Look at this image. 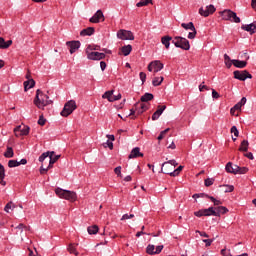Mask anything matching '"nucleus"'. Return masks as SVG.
<instances>
[{
	"label": "nucleus",
	"mask_w": 256,
	"mask_h": 256,
	"mask_svg": "<svg viewBox=\"0 0 256 256\" xmlns=\"http://www.w3.org/2000/svg\"><path fill=\"white\" fill-rule=\"evenodd\" d=\"M173 169H175V167H173L172 165H170L169 162H164V163L162 164L161 171H162V173H164L165 175H171V173H173Z\"/></svg>",
	"instance_id": "17"
},
{
	"label": "nucleus",
	"mask_w": 256,
	"mask_h": 256,
	"mask_svg": "<svg viewBox=\"0 0 256 256\" xmlns=\"http://www.w3.org/2000/svg\"><path fill=\"white\" fill-rule=\"evenodd\" d=\"M147 109H149V106H147V104H143L141 102H137L134 105V108H132L130 111V117H133V115H135V112H137V115H141L144 111H147Z\"/></svg>",
	"instance_id": "6"
},
{
	"label": "nucleus",
	"mask_w": 256,
	"mask_h": 256,
	"mask_svg": "<svg viewBox=\"0 0 256 256\" xmlns=\"http://www.w3.org/2000/svg\"><path fill=\"white\" fill-rule=\"evenodd\" d=\"M214 211H215V217H221V215H225V213L229 212V209H227V207L225 206H217L214 207Z\"/></svg>",
	"instance_id": "19"
},
{
	"label": "nucleus",
	"mask_w": 256,
	"mask_h": 256,
	"mask_svg": "<svg viewBox=\"0 0 256 256\" xmlns=\"http://www.w3.org/2000/svg\"><path fill=\"white\" fill-rule=\"evenodd\" d=\"M55 193L58 195V197H60V199H66V201H71V203L77 201V193L74 191L56 188Z\"/></svg>",
	"instance_id": "1"
},
{
	"label": "nucleus",
	"mask_w": 256,
	"mask_h": 256,
	"mask_svg": "<svg viewBox=\"0 0 256 256\" xmlns=\"http://www.w3.org/2000/svg\"><path fill=\"white\" fill-rule=\"evenodd\" d=\"M209 199H210V201H212V203H214V205L216 207L223 204V202H221L220 200L215 199V197H213V196H210Z\"/></svg>",
	"instance_id": "46"
},
{
	"label": "nucleus",
	"mask_w": 256,
	"mask_h": 256,
	"mask_svg": "<svg viewBox=\"0 0 256 256\" xmlns=\"http://www.w3.org/2000/svg\"><path fill=\"white\" fill-rule=\"evenodd\" d=\"M215 11H216V9L213 4L206 6L205 9H203V7L199 9V13L202 17H209L210 15H213V13H215Z\"/></svg>",
	"instance_id": "12"
},
{
	"label": "nucleus",
	"mask_w": 256,
	"mask_h": 256,
	"mask_svg": "<svg viewBox=\"0 0 256 256\" xmlns=\"http://www.w3.org/2000/svg\"><path fill=\"white\" fill-rule=\"evenodd\" d=\"M105 21V16L103 15V11L97 10V12L90 18V23H99V21Z\"/></svg>",
	"instance_id": "14"
},
{
	"label": "nucleus",
	"mask_w": 256,
	"mask_h": 256,
	"mask_svg": "<svg viewBox=\"0 0 256 256\" xmlns=\"http://www.w3.org/2000/svg\"><path fill=\"white\" fill-rule=\"evenodd\" d=\"M141 103H148V101H153V94L151 93H145L141 98H140Z\"/></svg>",
	"instance_id": "31"
},
{
	"label": "nucleus",
	"mask_w": 256,
	"mask_h": 256,
	"mask_svg": "<svg viewBox=\"0 0 256 256\" xmlns=\"http://www.w3.org/2000/svg\"><path fill=\"white\" fill-rule=\"evenodd\" d=\"M203 83H205V82H203ZM203 83L199 85V91H201V92L209 91L208 86L207 85H203Z\"/></svg>",
	"instance_id": "54"
},
{
	"label": "nucleus",
	"mask_w": 256,
	"mask_h": 256,
	"mask_svg": "<svg viewBox=\"0 0 256 256\" xmlns=\"http://www.w3.org/2000/svg\"><path fill=\"white\" fill-rule=\"evenodd\" d=\"M239 169L238 165H233V163L228 162L226 164L227 173H232L233 175H237V170Z\"/></svg>",
	"instance_id": "20"
},
{
	"label": "nucleus",
	"mask_w": 256,
	"mask_h": 256,
	"mask_svg": "<svg viewBox=\"0 0 256 256\" xmlns=\"http://www.w3.org/2000/svg\"><path fill=\"white\" fill-rule=\"evenodd\" d=\"M146 253H148V255H156L155 253V245L153 244H149L146 248Z\"/></svg>",
	"instance_id": "39"
},
{
	"label": "nucleus",
	"mask_w": 256,
	"mask_h": 256,
	"mask_svg": "<svg viewBox=\"0 0 256 256\" xmlns=\"http://www.w3.org/2000/svg\"><path fill=\"white\" fill-rule=\"evenodd\" d=\"M118 39H121L122 41H133L135 39V36L133 35V32L129 30H119L117 32Z\"/></svg>",
	"instance_id": "5"
},
{
	"label": "nucleus",
	"mask_w": 256,
	"mask_h": 256,
	"mask_svg": "<svg viewBox=\"0 0 256 256\" xmlns=\"http://www.w3.org/2000/svg\"><path fill=\"white\" fill-rule=\"evenodd\" d=\"M102 99H107L110 103H113V90L110 91H106L103 95H102Z\"/></svg>",
	"instance_id": "32"
},
{
	"label": "nucleus",
	"mask_w": 256,
	"mask_h": 256,
	"mask_svg": "<svg viewBox=\"0 0 256 256\" xmlns=\"http://www.w3.org/2000/svg\"><path fill=\"white\" fill-rule=\"evenodd\" d=\"M212 97H213V99H219L220 95L218 94L217 91L212 90Z\"/></svg>",
	"instance_id": "62"
},
{
	"label": "nucleus",
	"mask_w": 256,
	"mask_h": 256,
	"mask_svg": "<svg viewBox=\"0 0 256 256\" xmlns=\"http://www.w3.org/2000/svg\"><path fill=\"white\" fill-rule=\"evenodd\" d=\"M214 239H204L203 243L206 244V247H211V243H213Z\"/></svg>",
	"instance_id": "57"
},
{
	"label": "nucleus",
	"mask_w": 256,
	"mask_h": 256,
	"mask_svg": "<svg viewBox=\"0 0 256 256\" xmlns=\"http://www.w3.org/2000/svg\"><path fill=\"white\" fill-rule=\"evenodd\" d=\"M67 47H69V51L71 53V55H73V53H75V51H77L79 49V47H81V42L79 41H68L66 42Z\"/></svg>",
	"instance_id": "13"
},
{
	"label": "nucleus",
	"mask_w": 256,
	"mask_h": 256,
	"mask_svg": "<svg viewBox=\"0 0 256 256\" xmlns=\"http://www.w3.org/2000/svg\"><path fill=\"white\" fill-rule=\"evenodd\" d=\"M50 162L51 163H57V161H59V159H61V155H55L54 151H51L48 155Z\"/></svg>",
	"instance_id": "30"
},
{
	"label": "nucleus",
	"mask_w": 256,
	"mask_h": 256,
	"mask_svg": "<svg viewBox=\"0 0 256 256\" xmlns=\"http://www.w3.org/2000/svg\"><path fill=\"white\" fill-rule=\"evenodd\" d=\"M194 215L196 217H205V210L202 209V210L196 211V212H194Z\"/></svg>",
	"instance_id": "49"
},
{
	"label": "nucleus",
	"mask_w": 256,
	"mask_h": 256,
	"mask_svg": "<svg viewBox=\"0 0 256 256\" xmlns=\"http://www.w3.org/2000/svg\"><path fill=\"white\" fill-rule=\"evenodd\" d=\"M86 51H90V52H93V51H101V46H98V45H89L86 49Z\"/></svg>",
	"instance_id": "41"
},
{
	"label": "nucleus",
	"mask_w": 256,
	"mask_h": 256,
	"mask_svg": "<svg viewBox=\"0 0 256 256\" xmlns=\"http://www.w3.org/2000/svg\"><path fill=\"white\" fill-rule=\"evenodd\" d=\"M161 251H163V245L157 246L155 248L156 255H159V253H161Z\"/></svg>",
	"instance_id": "60"
},
{
	"label": "nucleus",
	"mask_w": 256,
	"mask_h": 256,
	"mask_svg": "<svg viewBox=\"0 0 256 256\" xmlns=\"http://www.w3.org/2000/svg\"><path fill=\"white\" fill-rule=\"evenodd\" d=\"M173 45L178 49H183L184 51H189L191 49V44H189V40L187 38L181 36H175L172 40Z\"/></svg>",
	"instance_id": "2"
},
{
	"label": "nucleus",
	"mask_w": 256,
	"mask_h": 256,
	"mask_svg": "<svg viewBox=\"0 0 256 256\" xmlns=\"http://www.w3.org/2000/svg\"><path fill=\"white\" fill-rule=\"evenodd\" d=\"M114 173H116L118 177H121V166L116 167L114 169Z\"/></svg>",
	"instance_id": "59"
},
{
	"label": "nucleus",
	"mask_w": 256,
	"mask_h": 256,
	"mask_svg": "<svg viewBox=\"0 0 256 256\" xmlns=\"http://www.w3.org/2000/svg\"><path fill=\"white\" fill-rule=\"evenodd\" d=\"M14 155H15V153L13 152V148L7 147V150L4 153V157H6V159H11Z\"/></svg>",
	"instance_id": "37"
},
{
	"label": "nucleus",
	"mask_w": 256,
	"mask_h": 256,
	"mask_svg": "<svg viewBox=\"0 0 256 256\" xmlns=\"http://www.w3.org/2000/svg\"><path fill=\"white\" fill-rule=\"evenodd\" d=\"M149 4V1L147 0H140V2H138L136 4L137 7H147V5Z\"/></svg>",
	"instance_id": "48"
},
{
	"label": "nucleus",
	"mask_w": 256,
	"mask_h": 256,
	"mask_svg": "<svg viewBox=\"0 0 256 256\" xmlns=\"http://www.w3.org/2000/svg\"><path fill=\"white\" fill-rule=\"evenodd\" d=\"M171 41H173V37L171 36H163L161 38V43L162 45H164V47H166V49H169V47L171 46Z\"/></svg>",
	"instance_id": "23"
},
{
	"label": "nucleus",
	"mask_w": 256,
	"mask_h": 256,
	"mask_svg": "<svg viewBox=\"0 0 256 256\" xmlns=\"http://www.w3.org/2000/svg\"><path fill=\"white\" fill-rule=\"evenodd\" d=\"M163 67L164 65L163 63H161V61L155 60L148 65V71H154V73H159V71H161Z\"/></svg>",
	"instance_id": "11"
},
{
	"label": "nucleus",
	"mask_w": 256,
	"mask_h": 256,
	"mask_svg": "<svg viewBox=\"0 0 256 256\" xmlns=\"http://www.w3.org/2000/svg\"><path fill=\"white\" fill-rule=\"evenodd\" d=\"M46 122L47 120L43 117V115H41L38 120V125H41V127H43V125H45Z\"/></svg>",
	"instance_id": "50"
},
{
	"label": "nucleus",
	"mask_w": 256,
	"mask_h": 256,
	"mask_svg": "<svg viewBox=\"0 0 256 256\" xmlns=\"http://www.w3.org/2000/svg\"><path fill=\"white\" fill-rule=\"evenodd\" d=\"M163 76L161 77H155L152 81V85H154V87H159V85H161V83H163Z\"/></svg>",
	"instance_id": "38"
},
{
	"label": "nucleus",
	"mask_w": 256,
	"mask_h": 256,
	"mask_svg": "<svg viewBox=\"0 0 256 256\" xmlns=\"http://www.w3.org/2000/svg\"><path fill=\"white\" fill-rule=\"evenodd\" d=\"M51 103H53V101L49 99V96L42 92L40 97V109H43V107H47V105H51Z\"/></svg>",
	"instance_id": "16"
},
{
	"label": "nucleus",
	"mask_w": 256,
	"mask_h": 256,
	"mask_svg": "<svg viewBox=\"0 0 256 256\" xmlns=\"http://www.w3.org/2000/svg\"><path fill=\"white\" fill-rule=\"evenodd\" d=\"M251 6H252V9L256 10V0L251 1Z\"/></svg>",
	"instance_id": "64"
},
{
	"label": "nucleus",
	"mask_w": 256,
	"mask_h": 256,
	"mask_svg": "<svg viewBox=\"0 0 256 256\" xmlns=\"http://www.w3.org/2000/svg\"><path fill=\"white\" fill-rule=\"evenodd\" d=\"M139 76L142 83H145V80L147 79V74H145L144 72H140Z\"/></svg>",
	"instance_id": "58"
},
{
	"label": "nucleus",
	"mask_w": 256,
	"mask_h": 256,
	"mask_svg": "<svg viewBox=\"0 0 256 256\" xmlns=\"http://www.w3.org/2000/svg\"><path fill=\"white\" fill-rule=\"evenodd\" d=\"M16 229H20V231H23V229L28 230L29 227L25 226L24 224H19Z\"/></svg>",
	"instance_id": "61"
},
{
	"label": "nucleus",
	"mask_w": 256,
	"mask_h": 256,
	"mask_svg": "<svg viewBox=\"0 0 256 256\" xmlns=\"http://www.w3.org/2000/svg\"><path fill=\"white\" fill-rule=\"evenodd\" d=\"M169 128L163 130L160 135L158 136V141H162V139H165V135H167V133H169Z\"/></svg>",
	"instance_id": "44"
},
{
	"label": "nucleus",
	"mask_w": 256,
	"mask_h": 256,
	"mask_svg": "<svg viewBox=\"0 0 256 256\" xmlns=\"http://www.w3.org/2000/svg\"><path fill=\"white\" fill-rule=\"evenodd\" d=\"M95 33V28L94 27H88L86 29H83L80 32L81 37H91Z\"/></svg>",
	"instance_id": "22"
},
{
	"label": "nucleus",
	"mask_w": 256,
	"mask_h": 256,
	"mask_svg": "<svg viewBox=\"0 0 256 256\" xmlns=\"http://www.w3.org/2000/svg\"><path fill=\"white\" fill-rule=\"evenodd\" d=\"M19 165H21V163H19L17 160H9L8 162V167L10 168L19 167Z\"/></svg>",
	"instance_id": "43"
},
{
	"label": "nucleus",
	"mask_w": 256,
	"mask_h": 256,
	"mask_svg": "<svg viewBox=\"0 0 256 256\" xmlns=\"http://www.w3.org/2000/svg\"><path fill=\"white\" fill-rule=\"evenodd\" d=\"M249 149V141L243 140L240 144L239 151L247 152Z\"/></svg>",
	"instance_id": "34"
},
{
	"label": "nucleus",
	"mask_w": 256,
	"mask_h": 256,
	"mask_svg": "<svg viewBox=\"0 0 256 256\" xmlns=\"http://www.w3.org/2000/svg\"><path fill=\"white\" fill-rule=\"evenodd\" d=\"M241 29H243V31H247L248 33H250V35H253L254 33H256V22H253L251 24H243L241 26Z\"/></svg>",
	"instance_id": "15"
},
{
	"label": "nucleus",
	"mask_w": 256,
	"mask_h": 256,
	"mask_svg": "<svg viewBox=\"0 0 256 256\" xmlns=\"http://www.w3.org/2000/svg\"><path fill=\"white\" fill-rule=\"evenodd\" d=\"M35 87V80L30 79L24 82V91H29V89H33Z\"/></svg>",
	"instance_id": "27"
},
{
	"label": "nucleus",
	"mask_w": 256,
	"mask_h": 256,
	"mask_svg": "<svg viewBox=\"0 0 256 256\" xmlns=\"http://www.w3.org/2000/svg\"><path fill=\"white\" fill-rule=\"evenodd\" d=\"M49 170L47 168H44L43 166L40 167V174L45 175Z\"/></svg>",
	"instance_id": "63"
},
{
	"label": "nucleus",
	"mask_w": 256,
	"mask_h": 256,
	"mask_svg": "<svg viewBox=\"0 0 256 256\" xmlns=\"http://www.w3.org/2000/svg\"><path fill=\"white\" fill-rule=\"evenodd\" d=\"M87 58L91 61H101V59H105V53L101 52H91L89 50H86Z\"/></svg>",
	"instance_id": "9"
},
{
	"label": "nucleus",
	"mask_w": 256,
	"mask_h": 256,
	"mask_svg": "<svg viewBox=\"0 0 256 256\" xmlns=\"http://www.w3.org/2000/svg\"><path fill=\"white\" fill-rule=\"evenodd\" d=\"M183 171V166H179L177 169H173L172 173H170V177H177Z\"/></svg>",
	"instance_id": "40"
},
{
	"label": "nucleus",
	"mask_w": 256,
	"mask_h": 256,
	"mask_svg": "<svg viewBox=\"0 0 256 256\" xmlns=\"http://www.w3.org/2000/svg\"><path fill=\"white\" fill-rule=\"evenodd\" d=\"M249 171V168L247 167H239L237 169V175H245Z\"/></svg>",
	"instance_id": "42"
},
{
	"label": "nucleus",
	"mask_w": 256,
	"mask_h": 256,
	"mask_svg": "<svg viewBox=\"0 0 256 256\" xmlns=\"http://www.w3.org/2000/svg\"><path fill=\"white\" fill-rule=\"evenodd\" d=\"M49 151L48 152H44L43 154H41V156L39 157V161L40 163H43V161H45V159H47V157H49Z\"/></svg>",
	"instance_id": "47"
},
{
	"label": "nucleus",
	"mask_w": 256,
	"mask_h": 256,
	"mask_svg": "<svg viewBox=\"0 0 256 256\" xmlns=\"http://www.w3.org/2000/svg\"><path fill=\"white\" fill-rule=\"evenodd\" d=\"M77 109V103H75V100L68 101L65 105L63 110L61 111L62 117H69L71 113H73Z\"/></svg>",
	"instance_id": "4"
},
{
	"label": "nucleus",
	"mask_w": 256,
	"mask_h": 256,
	"mask_svg": "<svg viewBox=\"0 0 256 256\" xmlns=\"http://www.w3.org/2000/svg\"><path fill=\"white\" fill-rule=\"evenodd\" d=\"M69 253H72L73 255H79V252H77V244H70L68 246Z\"/></svg>",
	"instance_id": "36"
},
{
	"label": "nucleus",
	"mask_w": 256,
	"mask_h": 256,
	"mask_svg": "<svg viewBox=\"0 0 256 256\" xmlns=\"http://www.w3.org/2000/svg\"><path fill=\"white\" fill-rule=\"evenodd\" d=\"M137 157H143V153H141V148L139 147L132 149L129 159H137Z\"/></svg>",
	"instance_id": "21"
},
{
	"label": "nucleus",
	"mask_w": 256,
	"mask_h": 256,
	"mask_svg": "<svg viewBox=\"0 0 256 256\" xmlns=\"http://www.w3.org/2000/svg\"><path fill=\"white\" fill-rule=\"evenodd\" d=\"M235 187L233 185H227L225 189V193H232L234 191Z\"/></svg>",
	"instance_id": "55"
},
{
	"label": "nucleus",
	"mask_w": 256,
	"mask_h": 256,
	"mask_svg": "<svg viewBox=\"0 0 256 256\" xmlns=\"http://www.w3.org/2000/svg\"><path fill=\"white\" fill-rule=\"evenodd\" d=\"M30 128L29 126H17L14 128L15 137H24L25 135H29Z\"/></svg>",
	"instance_id": "10"
},
{
	"label": "nucleus",
	"mask_w": 256,
	"mask_h": 256,
	"mask_svg": "<svg viewBox=\"0 0 256 256\" xmlns=\"http://www.w3.org/2000/svg\"><path fill=\"white\" fill-rule=\"evenodd\" d=\"M211 215H213L215 217V215H217V213H215V207H209L208 209H204V217H211Z\"/></svg>",
	"instance_id": "33"
},
{
	"label": "nucleus",
	"mask_w": 256,
	"mask_h": 256,
	"mask_svg": "<svg viewBox=\"0 0 256 256\" xmlns=\"http://www.w3.org/2000/svg\"><path fill=\"white\" fill-rule=\"evenodd\" d=\"M192 197H193V199H199V197H208V199H209V197H211V196L201 193V194H194Z\"/></svg>",
	"instance_id": "56"
},
{
	"label": "nucleus",
	"mask_w": 256,
	"mask_h": 256,
	"mask_svg": "<svg viewBox=\"0 0 256 256\" xmlns=\"http://www.w3.org/2000/svg\"><path fill=\"white\" fill-rule=\"evenodd\" d=\"M181 27L183 29L192 31V32H189L188 39H195V37L197 36V29H195V25L193 24V22L182 23Z\"/></svg>",
	"instance_id": "7"
},
{
	"label": "nucleus",
	"mask_w": 256,
	"mask_h": 256,
	"mask_svg": "<svg viewBox=\"0 0 256 256\" xmlns=\"http://www.w3.org/2000/svg\"><path fill=\"white\" fill-rule=\"evenodd\" d=\"M3 179H5V167L0 164V185H7V182H5Z\"/></svg>",
	"instance_id": "28"
},
{
	"label": "nucleus",
	"mask_w": 256,
	"mask_h": 256,
	"mask_svg": "<svg viewBox=\"0 0 256 256\" xmlns=\"http://www.w3.org/2000/svg\"><path fill=\"white\" fill-rule=\"evenodd\" d=\"M13 45V40H8L5 42V39L3 37H0V49H9Z\"/></svg>",
	"instance_id": "24"
},
{
	"label": "nucleus",
	"mask_w": 256,
	"mask_h": 256,
	"mask_svg": "<svg viewBox=\"0 0 256 256\" xmlns=\"http://www.w3.org/2000/svg\"><path fill=\"white\" fill-rule=\"evenodd\" d=\"M234 79H238L239 81H245L246 79H253V76L247 70L234 71Z\"/></svg>",
	"instance_id": "8"
},
{
	"label": "nucleus",
	"mask_w": 256,
	"mask_h": 256,
	"mask_svg": "<svg viewBox=\"0 0 256 256\" xmlns=\"http://www.w3.org/2000/svg\"><path fill=\"white\" fill-rule=\"evenodd\" d=\"M121 51H122V54L124 55V57H127V55H130L131 51H133V46H131V45L123 46L121 48Z\"/></svg>",
	"instance_id": "29"
},
{
	"label": "nucleus",
	"mask_w": 256,
	"mask_h": 256,
	"mask_svg": "<svg viewBox=\"0 0 256 256\" xmlns=\"http://www.w3.org/2000/svg\"><path fill=\"white\" fill-rule=\"evenodd\" d=\"M89 235H97V233H99V226L94 225V226H90L87 229Z\"/></svg>",
	"instance_id": "35"
},
{
	"label": "nucleus",
	"mask_w": 256,
	"mask_h": 256,
	"mask_svg": "<svg viewBox=\"0 0 256 256\" xmlns=\"http://www.w3.org/2000/svg\"><path fill=\"white\" fill-rule=\"evenodd\" d=\"M231 133H233L236 137H239V130H237V126H232Z\"/></svg>",
	"instance_id": "53"
},
{
	"label": "nucleus",
	"mask_w": 256,
	"mask_h": 256,
	"mask_svg": "<svg viewBox=\"0 0 256 256\" xmlns=\"http://www.w3.org/2000/svg\"><path fill=\"white\" fill-rule=\"evenodd\" d=\"M41 95H42V91L38 89L36 91V96L34 98V105H36L38 109H41Z\"/></svg>",
	"instance_id": "25"
},
{
	"label": "nucleus",
	"mask_w": 256,
	"mask_h": 256,
	"mask_svg": "<svg viewBox=\"0 0 256 256\" xmlns=\"http://www.w3.org/2000/svg\"><path fill=\"white\" fill-rule=\"evenodd\" d=\"M9 209H15V204H13L12 202H8L4 208V211L6 213H9Z\"/></svg>",
	"instance_id": "45"
},
{
	"label": "nucleus",
	"mask_w": 256,
	"mask_h": 256,
	"mask_svg": "<svg viewBox=\"0 0 256 256\" xmlns=\"http://www.w3.org/2000/svg\"><path fill=\"white\" fill-rule=\"evenodd\" d=\"M215 180H213V178H208L205 180V186L206 187H211V185H213Z\"/></svg>",
	"instance_id": "51"
},
{
	"label": "nucleus",
	"mask_w": 256,
	"mask_h": 256,
	"mask_svg": "<svg viewBox=\"0 0 256 256\" xmlns=\"http://www.w3.org/2000/svg\"><path fill=\"white\" fill-rule=\"evenodd\" d=\"M232 65L238 69H245V67H247V61L232 60Z\"/></svg>",
	"instance_id": "26"
},
{
	"label": "nucleus",
	"mask_w": 256,
	"mask_h": 256,
	"mask_svg": "<svg viewBox=\"0 0 256 256\" xmlns=\"http://www.w3.org/2000/svg\"><path fill=\"white\" fill-rule=\"evenodd\" d=\"M221 17L224 21H230L231 23H241V18L237 16V13L229 9L222 11Z\"/></svg>",
	"instance_id": "3"
},
{
	"label": "nucleus",
	"mask_w": 256,
	"mask_h": 256,
	"mask_svg": "<svg viewBox=\"0 0 256 256\" xmlns=\"http://www.w3.org/2000/svg\"><path fill=\"white\" fill-rule=\"evenodd\" d=\"M167 109V106H158V109L155 111V113L152 115V121H157L161 115H163V111Z\"/></svg>",
	"instance_id": "18"
},
{
	"label": "nucleus",
	"mask_w": 256,
	"mask_h": 256,
	"mask_svg": "<svg viewBox=\"0 0 256 256\" xmlns=\"http://www.w3.org/2000/svg\"><path fill=\"white\" fill-rule=\"evenodd\" d=\"M133 217H135L133 214H124L121 218V221H126V219H133Z\"/></svg>",
	"instance_id": "52"
}]
</instances>
